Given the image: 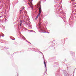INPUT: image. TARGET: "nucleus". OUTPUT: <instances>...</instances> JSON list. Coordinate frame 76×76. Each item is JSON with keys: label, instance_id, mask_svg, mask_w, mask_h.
<instances>
[{"label": "nucleus", "instance_id": "423d86ee", "mask_svg": "<svg viewBox=\"0 0 76 76\" xmlns=\"http://www.w3.org/2000/svg\"><path fill=\"white\" fill-rule=\"evenodd\" d=\"M38 16H37L36 17V18H35V20H37V19H38Z\"/></svg>", "mask_w": 76, "mask_h": 76}, {"label": "nucleus", "instance_id": "0eeeda50", "mask_svg": "<svg viewBox=\"0 0 76 76\" xmlns=\"http://www.w3.org/2000/svg\"><path fill=\"white\" fill-rule=\"evenodd\" d=\"M38 5H40V3L39 2V3L38 4Z\"/></svg>", "mask_w": 76, "mask_h": 76}, {"label": "nucleus", "instance_id": "f03ea898", "mask_svg": "<svg viewBox=\"0 0 76 76\" xmlns=\"http://www.w3.org/2000/svg\"><path fill=\"white\" fill-rule=\"evenodd\" d=\"M28 5H29V6H30V7H32V3H31V4L28 3Z\"/></svg>", "mask_w": 76, "mask_h": 76}, {"label": "nucleus", "instance_id": "9d476101", "mask_svg": "<svg viewBox=\"0 0 76 76\" xmlns=\"http://www.w3.org/2000/svg\"><path fill=\"white\" fill-rule=\"evenodd\" d=\"M20 12H22V10H20Z\"/></svg>", "mask_w": 76, "mask_h": 76}, {"label": "nucleus", "instance_id": "9b49d317", "mask_svg": "<svg viewBox=\"0 0 76 76\" xmlns=\"http://www.w3.org/2000/svg\"><path fill=\"white\" fill-rule=\"evenodd\" d=\"M0 18H1V16H0Z\"/></svg>", "mask_w": 76, "mask_h": 76}, {"label": "nucleus", "instance_id": "1a4fd4ad", "mask_svg": "<svg viewBox=\"0 0 76 76\" xmlns=\"http://www.w3.org/2000/svg\"><path fill=\"white\" fill-rule=\"evenodd\" d=\"M23 7V9H24V7Z\"/></svg>", "mask_w": 76, "mask_h": 76}, {"label": "nucleus", "instance_id": "20e7f679", "mask_svg": "<svg viewBox=\"0 0 76 76\" xmlns=\"http://www.w3.org/2000/svg\"><path fill=\"white\" fill-rule=\"evenodd\" d=\"M22 20H20V21L19 22V23L20 24H22Z\"/></svg>", "mask_w": 76, "mask_h": 76}, {"label": "nucleus", "instance_id": "f257e3e1", "mask_svg": "<svg viewBox=\"0 0 76 76\" xmlns=\"http://www.w3.org/2000/svg\"><path fill=\"white\" fill-rule=\"evenodd\" d=\"M41 8H39V13H41Z\"/></svg>", "mask_w": 76, "mask_h": 76}, {"label": "nucleus", "instance_id": "39448f33", "mask_svg": "<svg viewBox=\"0 0 76 76\" xmlns=\"http://www.w3.org/2000/svg\"><path fill=\"white\" fill-rule=\"evenodd\" d=\"M44 64L45 67H46V64H45V61H44Z\"/></svg>", "mask_w": 76, "mask_h": 76}, {"label": "nucleus", "instance_id": "6e6552de", "mask_svg": "<svg viewBox=\"0 0 76 76\" xmlns=\"http://www.w3.org/2000/svg\"><path fill=\"white\" fill-rule=\"evenodd\" d=\"M21 25H22V24H20V26H21Z\"/></svg>", "mask_w": 76, "mask_h": 76}, {"label": "nucleus", "instance_id": "7ed1b4c3", "mask_svg": "<svg viewBox=\"0 0 76 76\" xmlns=\"http://www.w3.org/2000/svg\"><path fill=\"white\" fill-rule=\"evenodd\" d=\"M40 14H41V13H39V14H38L37 16H38H38H39Z\"/></svg>", "mask_w": 76, "mask_h": 76}]
</instances>
